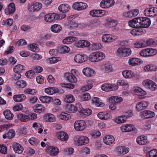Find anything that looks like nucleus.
Returning <instances> with one entry per match:
<instances>
[{"instance_id":"nucleus-1","label":"nucleus","mask_w":157,"mask_h":157,"mask_svg":"<svg viewBox=\"0 0 157 157\" xmlns=\"http://www.w3.org/2000/svg\"><path fill=\"white\" fill-rule=\"evenodd\" d=\"M105 57V54L102 52H93L89 56V60L92 62L95 63L101 61Z\"/></svg>"},{"instance_id":"nucleus-2","label":"nucleus","mask_w":157,"mask_h":157,"mask_svg":"<svg viewBox=\"0 0 157 157\" xmlns=\"http://www.w3.org/2000/svg\"><path fill=\"white\" fill-rule=\"evenodd\" d=\"M132 50L129 48L124 46L119 48L116 51L117 56L121 57H125L130 56L132 54Z\"/></svg>"},{"instance_id":"nucleus-3","label":"nucleus","mask_w":157,"mask_h":157,"mask_svg":"<svg viewBox=\"0 0 157 157\" xmlns=\"http://www.w3.org/2000/svg\"><path fill=\"white\" fill-rule=\"evenodd\" d=\"M142 85L146 88L154 91L157 89L156 84L152 80L146 79L143 81Z\"/></svg>"},{"instance_id":"nucleus-4","label":"nucleus","mask_w":157,"mask_h":157,"mask_svg":"<svg viewBox=\"0 0 157 157\" xmlns=\"http://www.w3.org/2000/svg\"><path fill=\"white\" fill-rule=\"evenodd\" d=\"M59 18V15L55 13H50L46 14L44 17V21L48 22H52L57 20Z\"/></svg>"},{"instance_id":"nucleus-5","label":"nucleus","mask_w":157,"mask_h":157,"mask_svg":"<svg viewBox=\"0 0 157 157\" xmlns=\"http://www.w3.org/2000/svg\"><path fill=\"white\" fill-rule=\"evenodd\" d=\"M144 15L147 17H154L157 15V7L148 8L144 12Z\"/></svg>"},{"instance_id":"nucleus-6","label":"nucleus","mask_w":157,"mask_h":157,"mask_svg":"<svg viewBox=\"0 0 157 157\" xmlns=\"http://www.w3.org/2000/svg\"><path fill=\"white\" fill-rule=\"evenodd\" d=\"M118 39L117 36L113 35L105 34L101 37L102 41L104 43H111Z\"/></svg>"},{"instance_id":"nucleus-7","label":"nucleus","mask_w":157,"mask_h":157,"mask_svg":"<svg viewBox=\"0 0 157 157\" xmlns=\"http://www.w3.org/2000/svg\"><path fill=\"white\" fill-rule=\"evenodd\" d=\"M45 152L51 156H55L58 155L59 150L56 146H49L46 148Z\"/></svg>"},{"instance_id":"nucleus-8","label":"nucleus","mask_w":157,"mask_h":157,"mask_svg":"<svg viewBox=\"0 0 157 157\" xmlns=\"http://www.w3.org/2000/svg\"><path fill=\"white\" fill-rule=\"evenodd\" d=\"M85 122L83 120H78L76 121L74 124V127L77 131H82L86 128Z\"/></svg>"},{"instance_id":"nucleus-9","label":"nucleus","mask_w":157,"mask_h":157,"mask_svg":"<svg viewBox=\"0 0 157 157\" xmlns=\"http://www.w3.org/2000/svg\"><path fill=\"white\" fill-rule=\"evenodd\" d=\"M140 116L142 118L146 119L153 117L155 116L154 112L149 110H145L140 113Z\"/></svg>"},{"instance_id":"nucleus-10","label":"nucleus","mask_w":157,"mask_h":157,"mask_svg":"<svg viewBox=\"0 0 157 157\" xmlns=\"http://www.w3.org/2000/svg\"><path fill=\"white\" fill-rule=\"evenodd\" d=\"M139 13L138 9H135L132 10L128 11H126L122 14V16L125 17H132L137 16Z\"/></svg>"},{"instance_id":"nucleus-11","label":"nucleus","mask_w":157,"mask_h":157,"mask_svg":"<svg viewBox=\"0 0 157 157\" xmlns=\"http://www.w3.org/2000/svg\"><path fill=\"white\" fill-rule=\"evenodd\" d=\"M42 4L40 2L32 3L28 6V10L31 12L37 11L40 10L42 8Z\"/></svg>"},{"instance_id":"nucleus-12","label":"nucleus","mask_w":157,"mask_h":157,"mask_svg":"<svg viewBox=\"0 0 157 157\" xmlns=\"http://www.w3.org/2000/svg\"><path fill=\"white\" fill-rule=\"evenodd\" d=\"M87 56L84 54H77L74 58L75 61L78 63H82L87 59Z\"/></svg>"},{"instance_id":"nucleus-13","label":"nucleus","mask_w":157,"mask_h":157,"mask_svg":"<svg viewBox=\"0 0 157 157\" xmlns=\"http://www.w3.org/2000/svg\"><path fill=\"white\" fill-rule=\"evenodd\" d=\"M82 106L81 104L78 103L76 104L75 105L72 104H70L67 106L66 109L68 112L70 113H74L76 112L77 111L79 112V110L78 108H79L81 109Z\"/></svg>"},{"instance_id":"nucleus-14","label":"nucleus","mask_w":157,"mask_h":157,"mask_svg":"<svg viewBox=\"0 0 157 157\" xmlns=\"http://www.w3.org/2000/svg\"><path fill=\"white\" fill-rule=\"evenodd\" d=\"M87 4L85 3L78 2L74 3L72 6L73 8L78 11L85 10L87 7Z\"/></svg>"},{"instance_id":"nucleus-15","label":"nucleus","mask_w":157,"mask_h":157,"mask_svg":"<svg viewBox=\"0 0 157 157\" xmlns=\"http://www.w3.org/2000/svg\"><path fill=\"white\" fill-rule=\"evenodd\" d=\"M73 140L74 144L78 146L86 144L89 141V138H74Z\"/></svg>"},{"instance_id":"nucleus-16","label":"nucleus","mask_w":157,"mask_h":157,"mask_svg":"<svg viewBox=\"0 0 157 157\" xmlns=\"http://www.w3.org/2000/svg\"><path fill=\"white\" fill-rule=\"evenodd\" d=\"M114 3L113 0H102L100 3V6L102 8H108L113 6Z\"/></svg>"},{"instance_id":"nucleus-17","label":"nucleus","mask_w":157,"mask_h":157,"mask_svg":"<svg viewBox=\"0 0 157 157\" xmlns=\"http://www.w3.org/2000/svg\"><path fill=\"white\" fill-rule=\"evenodd\" d=\"M149 104L148 101H142L138 102L136 105V109L139 111L144 109L147 107Z\"/></svg>"},{"instance_id":"nucleus-18","label":"nucleus","mask_w":157,"mask_h":157,"mask_svg":"<svg viewBox=\"0 0 157 157\" xmlns=\"http://www.w3.org/2000/svg\"><path fill=\"white\" fill-rule=\"evenodd\" d=\"M105 13L103 10H94L90 11V14L93 17H101L105 15Z\"/></svg>"},{"instance_id":"nucleus-19","label":"nucleus","mask_w":157,"mask_h":157,"mask_svg":"<svg viewBox=\"0 0 157 157\" xmlns=\"http://www.w3.org/2000/svg\"><path fill=\"white\" fill-rule=\"evenodd\" d=\"M128 63L130 65L134 66L142 64L143 61L139 58H133L129 59Z\"/></svg>"},{"instance_id":"nucleus-20","label":"nucleus","mask_w":157,"mask_h":157,"mask_svg":"<svg viewBox=\"0 0 157 157\" xmlns=\"http://www.w3.org/2000/svg\"><path fill=\"white\" fill-rule=\"evenodd\" d=\"M121 131L123 132H129L133 131H137L134 126L131 124H126L122 126L121 127Z\"/></svg>"},{"instance_id":"nucleus-21","label":"nucleus","mask_w":157,"mask_h":157,"mask_svg":"<svg viewBox=\"0 0 157 157\" xmlns=\"http://www.w3.org/2000/svg\"><path fill=\"white\" fill-rule=\"evenodd\" d=\"M12 147L14 151L17 153L21 154L24 150L23 147L20 144L16 142L13 144Z\"/></svg>"},{"instance_id":"nucleus-22","label":"nucleus","mask_w":157,"mask_h":157,"mask_svg":"<svg viewBox=\"0 0 157 157\" xmlns=\"http://www.w3.org/2000/svg\"><path fill=\"white\" fill-rule=\"evenodd\" d=\"M15 11V6L14 3L10 4L7 7L5 10V12L7 15L13 13Z\"/></svg>"},{"instance_id":"nucleus-23","label":"nucleus","mask_w":157,"mask_h":157,"mask_svg":"<svg viewBox=\"0 0 157 157\" xmlns=\"http://www.w3.org/2000/svg\"><path fill=\"white\" fill-rule=\"evenodd\" d=\"M66 79L71 82L75 83L77 82V78L72 73H66L65 75Z\"/></svg>"},{"instance_id":"nucleus-24","label":"nucleus","mask_w":157,"mask_h":157,"mask_svg":"<svg viewBox=\"0 0 157 157\" xmlns=\"http://www.w3.org/2000/svg\"><path fill=\"white\" fill-rule=\"evenodd\" d=\"M33 111L37 113H41L43 112L45 109V107L42 105L40 104H37L33 107Z\"/></svg>"},{"instance_id":"nucleus-25","label":"nucleus","mask_w":157,"mask_h":157,"mask_svg":"<svg viewBox=\"0 0 157 157\" xmlns=\"http://www.w3.org/2000/svg\"><path fill=\"white\" fill-rule=\"evenodd\" d=\"M13 98L15 101L19 102L24 101L26 99V97L24 94H18L14 95Z\"/></svg>"},{"instance_id":"nucleus-26","label":"nucleus","mask_w":157,"mask_h":157,"mask_svg":"<svg viewBox=\"0 0 157 157\" xmlns=\"http://www.w3.org/2000/svg\"><path fill=\"white\" fill-rule=\"evenodd\" d=\"M116 150L120 154H126L129 151V148L126 147L119 146L116 147Z\"/></svg>"},{"instance_id":"nucleus-27","label":"nucleus","mask_w":157,"mask_h":157,"mask_svg":"<svg viewBox=\"0 0 157 157\" xmlns=\"http://www.w3.org/2000/svg\"><path fill=\"white\" fill-rule=\"evenodd\" d=\"M94 71L90 68L86 67L82 70L83 74L88 77L93 76L94 75Z\"/></svg>"},{"instance_id":"nucleus-28","label":"nucleus","mask_w":157,"mask_h":157,"mask_svg":"<svg viewBox=\"0 0 157 157\" xmlns=\"http://www.w3.org/2000/svg\"><path fill=\"white\" fill-rule=\"evenodd\" d=\"M141 28H147L150 25L151 21L149 18L146 17H141Z\"/></svg>"},{"instance_id":"nucleus-29","label":"nucleus","mask_w":157,"mask_h":157,"mask_svg":"<svg viewBox=\"0 0 157 157\" xmlns=\"http://www.w3.org/2000/svg\"><path fill=\"white\" fill-rule=\"evenodd\" d=\"M131 33L134 36H139L144 34L143 29L141 28H137L130 31Z\"/></svg>"},{"instance_id":"nucleus-30","label":"nucleus","mask_w":157,"mask_h":157,"mask_svg":"<svg viewBox=\"0 0 157 157\" xmlns=\"http://www.w3.org/2000/svg\"><path fill=\"white\" fill-rule=\"evenodd\" d=\"M122 74L123 77L126 78H131L135 75L134 72L130 70H126L123 71L122 72Z\"/></svg>"},{"instance_id":"nucleus-31","label":"nucleus","mask_w":157,"mask_h":157,"mask_svg":"<svg viewBox=\"0 0 157 157\" xmlns=\"http://www.w3.org/2000/svg\"><path fill=\"white\" fill-rule=\"evenodd\" d=\"M79 112L80 115L84 117H86L90 115L92 113V111L90 109H83L82 107L81 108V109Z\"/></svg>"},{"instance_id":"nucleus-32","label":"nucleus","mask_w":157,"mask_h":157,"mask_svg":"<svg viewBox=\"0 0 157 157\" xmlns=\"http://www.w3.org/2000/svg\"><path fill=\"white\" fill-rule=\"evenodd\" d=\"M92 102L94 105L97 107L103 106L104 105V104L102 101L97 97L93 98L92 100Z\"/></svg>"},{"instance_id":"nucleus-33","label":"nucleus","mask_w":157,"mask_h":157,"mask_svg":"<svg viewBox=\"0 0 157 157\" xmlns=\"http://www.w3.org/2000/svg\"><path fill=\"white\" fill-rule=\"evenodd\" d=\"M106 25L110 27L116 26L117 24V20H114L111 18L106 19Z\"/></svg>"},{"instance_id":"nucleus-34","label":"nucleus","mask_w":157,"mask_h":157,"mask_svg":"<svg viewBox=\"0 0 157 157\" xmlns=\"http://www.w3.org/2000/svg\"><path fill=\"white\" fill-rule=\"evenodd\" d=\"M45 92L49 95H52L59 92V90L57 88L49 87L45 89Z\"/></svg>"},{"instance_id":"nucleus-35","label":"nucleus","mask_w":157,"mask_h":157,"mask_svg":"<svg viewBox=\"0 0 157 157\" xmlns=\"http://www.w3.org/2000/svg\"><path fill=\"white\" fill-rule=\"evenodd\" d=\"M70 9V6L67 4H62L60 5L59 7V10L63 13H66Z\"/></svg>"},{"instance_id":"nucleus-36","label":"nucleus","mask_w":157,"mask_h":157,"mask_svg":"<svg viewBox=\"0 0 157 157\" xmlns=\"http://www.w3.org/2000/svg\"><path fill=\"white\" fill-rule=\"evenodd\" d=\"M122 98L120 97L112 96L109 98V102H113L117 104L122 101Z\"/></svg>"},{"instance_id":"nucleus-37","label":"nucleus","mask_w":157,"mask_h":157,"mask_svg":"<svg viewBox=\"0 0 157 157\" xmlns=\"http://www.w3.org/2000/svg\"><path fill=\"white\" fill-rule=\"evenodd\" d=\"M97 116L100 119L105 120L109 118L110 115L109 113L106 112H101L99 113Z\"/></svg>"},{"instance_id":"nucleus-38","label":"nucleus","mask_w":157,"mask_h":157,"mask_svg":"<svg viewBox=\"0 0 157 157\" xmlns=\"http://www.w3.org/2000/svg\"><path fill=\"white\" fill-rule=\"evenodd\" d=\"M59 118L64 121H68L71 119L70 114L65 112H62L59 115Z\"/></svg>"},{"instance_id":"nucleus-39","label":"nucleus","mask_w":157,"mask_h":157,"mask_svg":"<svg viewBox=\"0 0 157 157\" xmlns=\"http://www.w3.org/2000/svg\"><path fill=\"white\" fill-rule=\"evenodd\" d=\"M133 92L136 95H144L146 94V92L143 90L139 87H135L133 89Z\"/></svg>"},{"instance_id":"nucleus-40","label":"nucleus","mask_w":157,"mask_h":157,"mask_svg":"<svg viewBox=\"0 0 157 157\" xmlns=\"http://www.w3.org/2000/svg\"><path fill=\"white\" fill-rule=\"evenodd\" d=\"M33 127L38 130V132L39 133H41L43 132V126L40 123L34 122L33 124Z\"/></svg>"},{"instance_id":"nucleus-41","label":"nucleus","mask_w":157,"mask_h":157,"mask_svg":"<svg viewBox=\"0 0 157 157\" xmlns=\"http://www.w3.org/2000/svg\"><path fill=\"white\" fill-rule=\"evenodd\" d=\"M13 70L15 73H21L25 71V67L21 65L18 64L14 67Z\"/></svg>"},{"instance_id":"nucleus-42","label":"nucleus","mask_w":157,"mask_h":157,"mask_svg":"<svg viewBox=\"0 0 157 157\" xmlns=\"http://www.w3.org/2000/svg\"><path fill=\"white\" fill-rule=\"evenodd\" d=\"M3 114L5 118L9 120H11L13 117V114L9 110H6L3 112Z\"/></svg>"},{"instance_id":"nucleus-43","label":"nucleus","mask_w":157,"mask_h":157,"mask_svg":"<svg viewBox=\"0 0 157 157\" xmlns=\"http://www.w3.org/2000/svg\"><path fill=\"white\" fill-rule=\"evenodd\" d=\"M77 38L76 37L70 36L66 37L63 40V44H69L72 43L74 41H75Z\"/></svg>"},{"instance_id":"nucleus-44","label":"nucleus","mask_w":157,"mask_h":157,"mask_svg":"<svg viewBox=\"0 0 157 157\" xmlns=\"http://www.w3.org/2000/svg\"><path fill=\"white\" fill-rule=\"evenodd\" d=\"M62 29L61 26L57 24L52 25L51 27V30L52 31L55 33L59 32Z\"/></svg>"},{"instance_id":"nucleus-45","label":"nucleus","mask_w":157,"mask_h":157,"mask_svg":"<svg viewBox=\"0 0 157 157\" xmlns=\"http://www.w3.org/2000/svg\"><path fill=\"white\" fill-rule=\"evenodd\" d=\"M70 50V48L65 46H61L58 48L59 52L62 54L67 53Z\"/></svg>"},{"instance_id":"nucleus-46","label":"nucleus","mask_w":157,"mask_h":157,"mask_svg":"<svg viewBox=\"0 0 157 157\" xmlns=\"http://www.w3.org/2000/svg\"><path fill=\"white\" fill-rule=\"evenodd\" d=\"M156 41H155L153 39H150L145 41V47H146L148 46H156L157 43Z\"/></svg>"},{"instance_id":"nucleus-47","label":"nucleus","mask_w":157,"mask_h":157,"mask_svg":"<svg viewBox=\"0 0 157 157\" xmlns=\"http://www.w3.org/2000/svg\"><path fill=\"white\" fill-rule=\"evenodd\" d=\"M103 70L105 73L107 74L112 72L113 71L112 66L109 63L105 64Z\"/></svg>"},{"instance_id":"nucleus-48","label":"nucleus","mask_w":157,"mask_h":157,"mask_svg":"<svg viewBox=\"0 0 157 157\" xmlns=\"http://www.w3.org/2000/svg\"><path fill=\"white\" fill-rule=\"evenodd\" d=\"M45 120L46 121L52 122L56 121V117L53 114L48 113L45 117Z\"/></svg>"},{"instance_id":"nucleus-49","label":"nucleus","mask_w":157,"mask_h":157,"mask_svg":"<svg viewBox=\"0 0 157 157\" xmlns=\"http://www.w3.org/2000/svg\"><path fill=\"white\" fill-rule=\"evenodd\" d=\"M40 101L44 103H50L52 99V98L48 96H41L40 97Z\"/></svg>"},{"instance_id":"nucleus-50","label":"nucleus","mask_w":157,"mask_h":157,"mask_svg":"<svg viewBox=\"0 0 157 157\" xmlns=\"http://www.w3.org/2000/svg\"><path fill=\"white\" fill-rule=\"evenodd\" d=\"M17 117L18 119L21 122L27 121V115L22 113H18L17 115Z\"/></svg>"},{"instance_id":"nucleus-51","label":"nucleus","mask_w":157,"mask_h":157,"mask_svg":"<svg viewBox=\"0 0 157 157\" xmlns=\"http://www.w3.org/2000/svg\"><path fill=\"white\" fill-rule=\"evenodd\" d=\"M75 100L74 97L71 94L66 95L64 98V101L67 103H71Z\"/></svg>"},{"instance_id":"nucleus-52","label":"nucleus","mask_w":157,"mask_h":157,"mask_svg":"<svg viewBox=\"0 0 157 157\" xmlns=\"http://www.w3.org/2000/svg\"><path fill=\"white\" fill-rule=\"evenodd\" d=\"M136 142L140 145H144L148 143L147 138H137Z\"/></svg>"},{"instance_id":"nucleus-53","label":"nucleus","mask_w":157,"mask_h":157,"mask_svg":"<svg viewBox=\"0 0 157 157\" xmlns=\"http://www.w3.org/2000/svg\"><path fill=\"white\" fill-rule=\"evenodd\" d=\"M16 84L20 88H23L27 85V82L23 80H19L17 81Z\"/></svg>"},{"instance_id":"nucleus-54","label":"nucleus","mask_w":157,"mask_h":157,"mask_svg":"<svg viewBox=\"0 0 157 157\" xmlns=\"http://www.w3.org/2000/svg\"><path fill=\"white\" fill-rule=\"evenodd\" d=\"M101 89L105 91H111L113 90L112 86L110 84H104L101 86Z\"/></svg>"},{"instance_id":"nucleus-55","label":"nucleus","mask_w":157,"mask_h":157,"mask_svg":"<svg viewBox=\"0 0 157 157\" xmlns=\"http://www.w3.org/2000/svg\"><path fill=\"white\" fill-rule=\"evenodd\" d=\"M135 48H145V41L142 42L141 41H138L135 42L134 44Z\"/></svg>"},{"instance_id":"nucleus-56","label":"nucleus","mask_w":157,"mask_h":157,"mask_svg":"<svg viewBox=\"0 0 157 157\" xmlns=\"http://www.w3.org/2000/svg\"><path fill=\"white\" fill-rule=\"evenodd\" d=\"M15 135V131L13 129H10L5 135H3V137H13Z\"/></svg>"},{"instance_id":"nucleus-57","label":"nucleus","mask_w":157,"mask_h":157,"mask_svg":"<svg viewBox=\"0 0 157 157\" xmlns=\"http://www.w3.org/2000/svg\"><path fill=\"white\" fill-rule=\"evenodd\" d=\"M103 142L106 144L110 145L115 141L114 138H103Z\"/></svg>"},{"instance_id":"nucleus-58","label":"nucleus","mask_w":157,"mask_h":157,"mask_svg":"<svg viewBox=\"0 0 157 157\" xmlns=\"http://www.w3.org/2000/svg\"><path fill=\"white\" fill-rule=\"evenodd\" d=\"M56 136L57 137H68V135L65 132L60 131L56 133Z\"/></svg>"},{"instance_id":"nucleus-59","label":"nucleus","mask_w":157,"mask_h":157,"mask_svg":"<svg viewBox=\"0 0 157 157\" xmlns=\"http://www.w3.org/2000/svg\"><path fill=\"white\" fill-rule=\"evenodd\" d=\"M126 121V118L124 116H121L116 119L115 122L117 124L123 123Z\"/></svg>"},{"instance_id":"nucleus-60","label":"nucleus","mask_w":157,"mask_h":157,"mask_svg":"<svg viewBox=\"0 0 157 157\" xmlns=\"http://www.w3.org/2000/svg\"><path fill=\"white\" fill-rule=\"evenodd\" d=\"M37 117V114L34 113H30L28 115H27V121L30 120L36 119Z\"/></svg>"},{"instance_id":"nucleus-61","label":"nucleus","mask_w":157,"mask_h":157,"mask_svg":"<svg viewBox=\"0 0 157 157\" xmlns=\"http://www.w3.org/2000/svg\"><path fill=\"white\" fill-rule=\"evenodd\" d=\"M61 60V58L59 57H52L48 59V62L50 64H53L57 63Z\"/></svg>"},{"instance_id":"nucleus-62","label":"nucleus","mask_w":157,"mask_h":157,"mask_svg":"<svg viewBox=\"0 0 157 157\" xmlns=\"http://www.w3.org/2000/svg\"><path fill=\"white\" fill-rule=\"evenodd\" d=\"M148 57L153 56L157 53V50L155 49L150 48H147Z\"/></svg>"},{"instance_id":"nucleus-63","label":"nucleus","mask_w":157,"mask_h":157,"mask_svg":"<svg viewBox=\"0 0 157 157\" xmlns=\"http://www.w3.org/2000/svg\"><path fill=\"white\" fill-rule=\"evenodd\" d=\"M91 47L93 50H97L101 48L102 46L100 43H93L91 45Z\"/></svg>"},{"instance_id":"nucleus-64","label":"nucleus","mask_w":157,"mask_h":157,"mask_svg":"<svg viewBox=\"0 0 157 157\" xmlns=\"http://www.w3.org/2000/svg\"><path fill=\"white\" fill-rule=\"evenodd\" d=\"M148 153L149 157H157V149L152 150Z\"/></svg>"}]
</instances>
